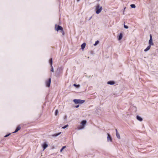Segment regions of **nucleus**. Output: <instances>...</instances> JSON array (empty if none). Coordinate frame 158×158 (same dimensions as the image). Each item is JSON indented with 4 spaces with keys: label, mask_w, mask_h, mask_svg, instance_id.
I'll return each mask as SVG.
<instances>
[{
    "label": "nucleus",
    "mask_w": 158,
    "mask_h": 158,
    "mask_svg": "<svg viewBox=\"0 0 158 158\" xmlns=\"http://www.w3.org/2000/svg\"><path fill=\"white\" fill-rule=\"evenodd\" d=\"M79 105H77L76 106H75V107H76V108H78V107H79Z\"/></svg>",
    "instance_id": "c85d7f7f"
},
{
    "label": "nucleus",
    "mask_w": 158,
    "mask_h": 158,
    "mask_svg": "<svg viewBox=\"0 0 158 158\" xmlns=\"http://www.w3.org/2000/svg\"><path fill=\"white\" fill-rule=\"evenodd\" d=\"M80 0H77V2H78L80 1Z\"/></svg>",
    "instance_id": "72a5a7b5"
},
{
    "label": "nucleus",
    "mask_w": 158,
    "mask_h": 158,
    "mask_svg": "<svg viewBox=\"0 0 158 158\" xmlns=\"http://www.w3.org/2000/svg\"><path fill=\"white\" fill-rule=\"evenodd\" d=\"M48 146V144L46 143H44L42 145L44 150L46 149L47 147Z\"/></svg>",
    "instance_id": "0eeeda50"
},
{
    "label": "nucleus",
    "mask_w": 158,
    "mask_h": 158,
    "mask_svg": "<svg viewBox=\"0 0 158 158\" xmlns=\"http://www.w3.org/2000/svg\"><path fill=\"white\" fill-rule=\"evenodd\" d=\"M58 110H56L55 111V115H57L58 114Z\"/></svg>",
    "instance_id": "5701e85b"
},
{
    "label": "nucleus",
    "mask_w": 158,
    "mask_h": 158,
    "mask_svg": "<svg viewBox=\"0 0 158 158\" xmlns=\"http://www.w3.org/2000/svg\"><path fill=\"white\" fill-rule=\"evenodd\" d=\"M115 131H116V133H117H117H118V131L117 130V129H115Z\"/></svg>",
    "instance_id": "473e14b6"
},
{
    "label": "nucleus",
    "mask_w": 158,
    "mask_h": 158,
    "mask_svg": "<svg viewBox=\"0 0 158 158\" xmlns=\"http://www.w3.org/2000/svg\"><path fill=\"white\" fill-rule=\"evenodd\" d=\"M67 118V116H65V117H64V119H66Z\"/></svg>",
    "instance_id": "7c9ffc66"
},
{
    "label": "nucleus",
    "mask_w": 158,
    "mask_h": 158,
    "mask_svg": "<svg viewBox=\"0 0 158 158\" xmlns=\"http://www.w3.org/2000/svg\"><path fill=\"white\" fill-rule=\"evenodd\" d=\"M126 8L125 7L124 8V10H125Z\"/></svg>",
    "instance_id": "f704fd0d"
},
{
    "label": "nucleus",
    "mask_w": 158,
    "mask_h": 158,
    "mask_svg": "<svg viewBox=\"0 0 158 158\" xmlns=\"http://www.w3.org/2000/svg\"><path fill=\"white\" fill-rule=\"evenodd\" d=\"M73 85L77 88H79L80 87V85H76L74 84Z\"/></svg>",
    "instance_id": "dca6fc26"
},
{
    "label": "nucleus",
    "mask_w": 158,
    "mask_h": 158,
    "mask_svg": "<svg viewBox=\"0 0 158 158\" xmlns=\"http://www.w3.org/2000/svg\"><path fill=\"white\" fill-rule=\"evenodd\" d=\"M92 18V16L90 17L89 18V20H90Z\"/></svg>",
    "instance_id": "2f4dec72"
},
{
    "label": "nucleus",
    "mask_w": 158,
    "mask_h": 158,
    "mask_svg": "<svg viewBox=\"0 0 158 158\" xmlns=\"http://www.w3.org/2000/svg\"><path fill=\"white\" fill-rule=\"evenodd\" d=\"M49 63L50 64L51 66L52 65V58H51L49 60Z\"/></svg>",
    "instance_id": "f3484780"
},
{
    "label": "nucleus",
    "mask_w": 158,
    "mask_h": 158,
    "mask_svg": "<svg viewBox=\"0 0 158 158\" xmlns=\"http://www.w3.org/2000/svg\"><path fill=\"white\" fill-rule=\"evenodd\" d=\"M61 69L60 68H58L57 70V72L58 71H60Z\"/></svg>",
    "instance_id": "cd10ccee"
},
{
    "label": "nucleus",
    "mask_w": 158,
    "mask_h": 158,
    "mask_svg": "<svg viewBox=\"0 0 158 158\" xmlns=\"http://www.w3.org/2000/svg\"><path fill=\"white\" fill-rule=\"evenodd\" d=\"M85 45H86V44L85 43H83L81 46V49H82V50H83V49L85 48Z\"/></svg>",
    "instance_id": "f8f14e48"
},
{
    "label": "nucleus",
    "mask_w": 158,
    "mask_h": 158,
    "mask_svg": "<svg viewBox=\"0 0 158 158\" xmlns=\"http://www.w3.org/2000/svg\"><path fill=\"white\" fill-rule=\"evenodd\" d=\"M51 81V78H49L48 81H46V85L47 87H49L50 86V85Z\"/></svg>",
    "instance_id": "20e7f679"
},
{
    "label": "nucleus",
    "mask_w": 158,
    "mask_h": 158,
    "mask_svg": "<svg viewBox=\"0 0 158 158\" xmlns=\"http://www.w3.org/2000/svg\"><path fill=\"white\" fill-rule=\"evenodd\" d=\"M63 28L62 27L60 26H58L57 27L56 29V30L57 31H59L60 30V31H62L63 30Z\"/></svg>",
    "instance_id": "423d86ee"
},
{
    "label": "nucleus",
    "mask_w": 158,
    "mask_h": 158,
    "mask_svg": "<svg viewBox=\"0 0 158 158\" xmlns=\"http://www.w3.org/2000/svg\"><path fill=\"white\" fill-rule=\"evenodd\" d=\"M150 39L149 41V44L150 46L153 45L154 44L152 42V37L151 35H150Z\"/></svg>",
    "instance_id": "7ed1b4c3"
},
{
    "label": "nucleus",
    "mask_w": 158,
    "mask_h": 158,
    "mask_svg": "<svg viewBox=\"0 0 158 158\" xmlns=\"http://www.w3.org/2000/svg\"><path fill=\"white\" fill-rule=\"evenodd\" d=\"M131 7L132 8H134L135 7V4H132L131 5Z\"/></svg>",
    "instance_id": "412c9836"
},
{
    "label": "nucleus",
    "mask_w": 158,
    "mask_h": 158,
    "mask_svg": "<svg viewBox=\"0 0 158 158\" xmlns=\"http://www.w3.org/2000/svg\"><path fill=\"white\" fill-rule=\"evenodd\" d=\"M51 71L52 72H54V69L53 66L52 65V66H51Z\"/></svg>",
    "instance_id": "393cba45"
},
{
    "label": "nucleus",
    "mask_w": 158,
    "mask_h": 158,
    "mask_svg": "<svg viewBox=\"0 0 158 158\" xmlns=\"http://www.w3.org/2000/svg\"><path fill=\"white\" fill-rule=\"evenodd\" d=\"M66 148V146H63L60 150V152H61L63 150Z\"/></svg>",
    "instance_id": "b1692460"
},
{
    "label": "nucleus",
    "mask_w": 158,
    "mask_h": 158,
    "mask_svg": "<svg viewBox=\"0 0 158 158\" xmlns=\"http://www.w3.org/2000/svg\"><path fill=\"white\" fill-rule=\"evenodd\" d=\"M151 46L149 45L144 50V51L145 52H147L151 48Z\"/></svg>",
    "instance_id": "ddd939ff"
},
{
    "label": "nucleus",
    "mask_w": 158,
    "mask_h": 158,
    "mask_svg": "<svg viewBox=\"0 0 158 158\" xmlns=\"http://www.w3.org/2000/svg\"><path fill=\"white\" fill-rule=\"evenodd\" d=\"M115 83L113 81H110L107 82V84L110 85H113Z\"/></svg>",
    "instance_id": "1a4fd4ad"
},
{
    "label": "nucleus",
    "mask_w": 158,
    "mask_h": 158,
    "mask_svg": "<svg viewBox=\"0 0 158 158\" xmlns=\"http://www.w3.org/2000/svg\"><path fill=\"white\" fill-rule=\"evenodd\" d=\"M88 58H89V57H88Z\"/></svg>",
    "instance_id": "c9c22d12"
},
{
    "label": "nucleus",
    "mask_w": 158,
    "mask_h": 158,
    "mask_svg": "<svg viewBox=\"0 0 158 158\" xmlns=\"http://www.w3.org/2000/svg\"><path fill=\"white\" fill-rule=\"evenodd\" d=\"M116 136L117 137V138L118 139H120V135L118 133H117H117H116Z\"/></svg>",
    "instance_id": "6ab92c4d"
},
{
    "label": "nucleus",
    "mask_w": 158,
    "mask_h": 158,
    "mask_svg": "<svg viewBox=\"0 0 158 158\" xmlns=\"http://www.w3.org/2000/svg\"><path fill=\"white\" fill-rule=\"evenodd\" d=\"M73 101L75 104L79 103V99H75L73 100Z\"/></svg>",
    "instance_id": "2eb2a0df"
},
{
    "label": "nucleus",
    "mask_w": 158,
    "mask_h": 158,
    "mask_svg": "<svg viewBox=\"0 0 158 158\" xmlns=\"http://www.w3.org/2000/svg\"><path fill=\"white\" fill-rule=\"evenodd\" d=\"M68 126H69L67 124V125H65V126L63 127H62V128L63 129H65L66 127H68Z\"/></svg>",
    "instance_id": "4be33fe9"
},
{
    "label": "nucleus",
    "mask_w": 158,
    "mask_h": 158,
    "mask_svg": "<svg viewBox=\"0 0 158 158\" xmlns=\"http://www.w3.org/2000/svg\"><path fill=\"white\" fill-rule=\"evenodd\" d=\"M10 134H10V133L7 134L4 136V137H8L9 136Z\"/></svg>",
    "instance_id": "a878e982"
},
{
    "label": "nucleus",
    "mask_w": 158,
    "mask_h": 158,
    "mask_svg": "<svg viewBox=\"0 0 158 158\" xmlns=\"http://www.w3.org/2000/svg\"><path fill=\"white\" fill-rule=\"evenodd\" d=\"M107 140L108 141H110V142L112 141V138L110 135V134L109 133L107 134Z\"/></svg>",
    "instance_id": "39448f33"
},
{
    "label": "nucleus",
    "mask_w": 158,
    "mask_h": 158,
    "mask_svg": "<svg viewBox=\"0 0 158 158\" xmlns=\"http://www.w3.org/2000/svg\"><path fill=\"white\" fill-rule=\"evenodd\" d=\"M86 123V120H83L81 123V125L78 127H77V129L78 130H80L83 129L84 127V126L85 125Z\"/></svg>",
    "instance_id": "f03ea898"
},
{
    "label": "nucleus",
    "mask_w": 158,
    "mask_h": 158,
    "mask_svg": "<svg viewBox=\"0 0 158 158\" xmlns=\"http://www.w3.org/2000/svg\"><path fill=\"white\" fill-rule=\"evenodd\" d=\"M136 118L137 119L140 121H142V120H143V119L141 117H140L139 116H137V117H136Z\"/></svg>",
    "instance_id": "9d476101"
},
{
    "label": "nucleus",
    "mask_w": 158,
    "mask_h": 158,
    "mask_svg": "<svg viewBox=\"0 0 158 158\" xmlns=\"http://www.w3.org/2000/svg\"><path fill=\"white\" fill-rule=\"evenodd\" d=\"M61 132H60L58 133L55 134L54 135H52V136H53L56 137V136H57L59 135H60L61 134Z\"/></svg>",
    "instance_id": "a211bd4d"
},
{
    "label": "nucleus",
    "mask_w": 158,
    "mask_h": 158,
    "mask_svg": "<svg viewBox=\"0 0 158 158\" xmlns=\"http://www.w3.org/2000/svg\"><path fill=\"white\" fill-rule=\"evenodd\" d=\"M123 37V34L122 33H120L119 35L118 36V40H121Z\"/></svg>",
    "instance_id": "9b49d317"
},
{
    "label": "nucleus",
    "mask_w": 158,
    "mask_h": 158,
    "mask_svg": "<svg viewBox=\"0 0 158 158\" xmlns=\"http://www.w3.org/2000/svg\"><path fill=\"white\" fill-rule=\"evenodd\" d=\"M95 10L96 13L98 14L100 13L102 10V8L101 6H100V4H98L95 6Z\"/></svg>",
    "instance_id": "f257e3e1"
},
{
    "label": "nucleus",
    "mask_w": 158,
    "mask_h": 158,
    "mask_svg": "<svg viewBox=\"0 0 158 158\" xmlns=\"http://www.w3.org/2000/svg\"><path fill=\"white\" fill-rule=\"evenodd\" d=\"M85 102L84 100L79 99V103L82 104Z\"/></svg>",
    "instance_id": "4468645a"
},
{
    "label": "nucleus",
    "mask_w": 158,
    "mask_h": 158,
    "mask_svg": "<svg viewBox=\"0 0 158 158\" xmlns=\"http://www.w3.org/2000/svg\"><path fill=\"white\" fill-rule=\"evenodd\" d=\"M99 43V41L98 40H97L95 42V43L94 44V46H95L97 45Z\"/></svg>",
    "instance_id": "aec40b11"
},
{
    "label": "nucleus",
    "mask_w": 158,
    "mask_h": 158,
    "mask_svg": "<svg viewBox=\"0 0 158 158\" xmlns=\"http://www.w3.org/2000/svg\"><path fill=\"white\" fill-rule=\"evenodd\" d=\"M124 27L126 29H128V27L125 24H124Z\"/></svg>",
    "instance_id": "bb28decb"
},
{
    "label": "nucleus",
    "mask_w": 158,
    "mask_h": 158,
    "mask_svg": "<svg viewBox=\"0 0 158 158\" xmlns=\"http://www.w3.org/2000/svg\"><path fill=\"white\" fill-rule=\"evenodd\" d=\"M62 31V34H63V35H64V32L63 31V30L62 31Z\"/></svg>",
    "instance_id": "c756f323"
},
{
    "label": "nucleus",
    "mask_w": 158,
    "mask_h": 158,
    "mask_svg": "<svg viewBox=\"0 0 158 158\" xmlns=\"http://www.w3.org/2000/svg\"><path fill=\"white\" fill-rule=\"evenodd\" d=\"M21 129V127L19 126H18L16 128L14 132H13V133H16L18 132L19 130Z\"/></svg>",
    "instance_id": "6e6552de"
}]
</instances>
